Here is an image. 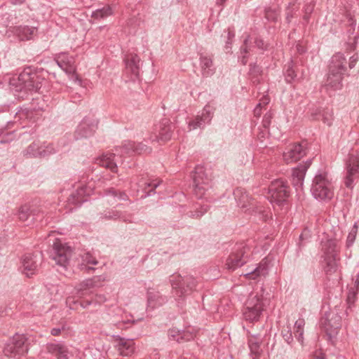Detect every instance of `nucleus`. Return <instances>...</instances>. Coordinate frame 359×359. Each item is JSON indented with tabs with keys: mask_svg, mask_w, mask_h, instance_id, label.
<instances>
[{
	"mask_svg": "<svg viewBox=\"0 0 359 359\" xmlns=\"http://www.w3.org/2000/svg\"><path fill=\"white\" fill-rule=\"evenodd\" d=\"M111 323L115 326H116L117 328L124 330L128 329L132 324L134 323V321L130 320H123L121 318V320L112 319Z\"/></svg>",
	"mask_w": 359,
	"mask_h": 359,
	"instance_id": "nucleus-51",
	"label": "nucleus"
},
{
	"mask_svg": "<svg viewBox=\"0 0 359 359\" xmlns=\"http://www.w3.org/2000/svg\"><path fill=\"white\" fill-rule=\"evenodd\" d=\"M39 210L33 208L29 204H25L21 205L17 212L18 217L20 221L23 222H27V225L32 223L33 221L36 220Z\"/></svg>",
	"mask_w": 359,
	"mask_h": 359,
	"instance_id": "nucleus-26",
	"label": "nucleus"
},
{
	"mask_svg": "<svg viewBox=\"0 0 359 359\" xmlns=\"http://www.w3.org/2000/svg\"><path fill=\"white\" fill-rule=\"evenodd\" d=\"M315 115L321 117L323 123L328 126L332 125L333 119V111L332 109L325 108L322 110L320 109Z\"/></svg>",
	"mask_w": 359,
	"mask_h": 359,
	"instance_id": "nucleus-44",
	"label": "nucleus"
},
{
	"mask_svg": "<svg viewBox=\"0 0 359 359\" xmlns=\"http://www.w3.org/2000/svg\"><path fill=\"white\" fill-rule=\"evenodd\" d=\"M168 336L170 340L184 343L194 339L196 337V332L193 328L180 330L173 327L168 330Z\"/></svg>",
	"mask_w": 359,
	"mask_h": 359,
	"instance_id": "nucleus-25",
	"label": "nucleus"
},
{
	"mask_svg": "<svg viewBox=\"0 0 359 359\" xmlns=\"http://www.w3.org/2000/svg\"><path fill=\"white\" fill-rule=\"evenodd\" d=\"M93 184L89 182L84 184L83 182H80L76 190L72 192L67 198V205L69 210H72L75 206L87 201V197L93 192Z\"/></svg>",
	"mask_w": 359,
	"mask_h": 359,
	"instance_id": "nucleus-14",
	"label": "nucleus"
},
{
	"mask_svg": "<svg viewBox=\"0 0 359 359\" xmlns=\"http://www.w3.org/2000/svg\"><path fill=\"white\" fill-rule=\"evenodd\" d=\"M80 300L75 299L73 297H69L67 298L66 304L69 307L70 309L76 310L80 307L79 306Z\"/></svg>",
	"mask_w": 359,
	"mask_h": 359,
	"instance_id": "nucleus-55",
	"label": "nucleus"
},
{
	"mask_svg": "<svg viewBox=\"0 0 359 359\" xmlns=\"http://www.w3.org/2000/svg\"><path fill=\"white\" fill-rule=\"evenodd\" d=\"M33 112L27 109H20L16 112L14 122L16 123L22 119H32Z\"/></svg>",
	"mask_w": 359,
	"mask_h": 359,
	"instance_id": "nucleus-50",
	"label": "nucleus"
},
{
	"mask_svg": "<svg viewBox=\"0 0 359 359\" xmlns=\"http://www.w3.org/2000/svg\"><path fill=\"white\" fill-rule=\"evenodd\" d=\"M162 180L159 179L154 180H141L137 184V189L133 190L131 188L132 194L134 196L138 197L140 189L142 190V194L140 196L141 198H144L149 196L154 195L156 191V189L160 186Z\"/></svg>",
	"mask_w": 359,
	"mask_h": 359,
	"instance_id": "nucleus-22",
	"label": "nucleus"
},
{
	"mask_svg": "<svg viewBox=\"0 0 359 359\" xmlns=\"http://www.w3.org/2000/svg\"><path fill=\"white\" fill-rule=\"evenodd\" d=\"M107 300V298L103 294H95L93 301L97 304H102Z\"/></svg>",
	"mask_w": 359,
	"mask_h": 359,
	"instance_id": "nucleus-59",
	"label": "nucleus"
},
{
	"mask_svg": "<svg viewBox=\"0 0 359 359\" xmlns=\"http://www.w3.org/2000/svg\"><path fill=\"white\" fill-rule=\"evenodd\" d=\"M116 348L122 356H130L135 350V342L133 339L118 337L116 339Z\"/></svg>",
	"mask_w": 359,
	"mask_h": 359,
	"instance_id": "nucleus-32",
	"label": "nucleus"
},
{
	"mask_svg": "<svg viewBox=\"0 0 359 359\" xmlns=\"http://www.w3.org/2000/svg\"><path fill=\"white\" fill-rule=\"evenodd\" d=\"M81 262H82L80 265L81 269L85 270L87 272L95 270V268L88 266V264L96 265L98 263L96 258L89 252H84L81 255Z\"/></svg>",
	"mask_w": 359,
	"mask_h": 359,
	"instance_id": "nucleus-38",
	"label": "nucleus"
},
{
	"mask_svg": "<svg viewBox=\"0 0 359 359\" xmlns=\"http://www.w3.org/2000/svg\"><path fill=\"white\" fill-rule=\"evenodd\" d=\"M14 132V130L8 132L4 130H1L0 143L6 144L12 142L15 138V135Z\"/></svg>",
	"mask_w": 359,
	"mask_h": 359,
	"instance_id": "nucleus-48",
	"label": "nucleus"
},
{
	"mask_svg": "<svg viewBox=\"0 0 359 359\" xmlns=\"http://www.w3.org/2000/svg\"><path fill=\"white\" fill-rule=\"evenodd\" d=\"M224 32L226 34L225 36V37H226L225 49L228 51V50L231 48L230 45L232 43L233 39L235 37V32L234 30L231 28H228V29L224 30Z\"/></svg>",
	"mask_w": 359,
	"mask_h": 359,
	"instance_id": "nucleus-54",
	"label": "nucleus"
},
{
	"mask_svg": "<svg viewBox=\"0 0 359 359\" xmlns=\"http://www.w3.org/2000/svg\"><path fill=\"white\" fill-rule=\"evenodd\" d=\"M104 194L107 196H112L114 198L120 201H128L129 199L128 196L124 191H120L114 187L104 189Z\"/></svg>",
	"mask_w": 359,
	"mask_h": 359,
	"instance_id": "nucleus-43",
	"label": "nucleus"
},
{
	"mask_svg": "<svg viewBox=\"0 0 359 359\" xmlns=\"http://www.w3.org/2000/svg\"><path fill=\"white\" fill-rule=\"evenodd\" d=\"M173 293L178 301L184 300L196 290L197 280L191 275L175 273L170 277Z\"/></svg>",
	"mask_w": 359,
	"mask_h": 359,
	"instance_id": "nucleus-6",
	"label": "nucleus"
},
{
	"mask_svg": "<svg viewBox=\"0 0 359 359\" xmlns=\"http://www.w3.org/2000/svg\"><path fill=\"white\" fill-rule=\"evenodd\" d=\"M210 180L205 173L203 167L197 166L193 175V187L195 194L202 198L210 187Z\"/></svg>",
	"mask_w": 359,
	"mask_h": 359,
	"instance_id": "nucleus-16",
	"label": "nucleus"
},
{
	"mask_svg": "<svg viewBox=\"0 0 359 359\" xmlns=\"http://www.w3.org/2000/svg\"><path fill=\"white\" fill-rule=\"evenodd\" d=\"M321 245V251L323 252L321 258L326 257L327 256L337 257L339 249L337 246V241L336 240L327 239L325 241H322Z\"/></svg>",
	"mask_w": 359,
	"mask_h": 359,
	"instance_id": "nucleus-36",
	"label": "nucleus"
},
{
	"mask_svg": "<svg viewBox=\"0 0 359 359\" xmlns=\"http://www.w3.org/2000/svg\"><path fill=\"white\" fill-rule=\"evenodd\" d=\"M209 206L208 205H200L199 207H196L194 210L189 211L187 215L188 217L193 219L201 218L205 212H208Z\"/></svg>",
	"mask_w": 359,
	"mask_h": 359,
	"instance_id": "nucleus-45",
	"label": "nucleus"
},
{
	"mask_svg": "<svg viewBox=\"0 0 359 359\" xmlns=\"http://www.w3.org/2000/svg\"><path fill=\"white\" fill-rule=\"evenodd\" d=\"M212 55L206 53H200L199 62L203 76L209 77L215 72V67L213 63Z\"/></svg>",
	"mask_w": 359,
	"mask_h": 359,
	"instance_id": "nucleus-28",
	"label": "nucleus"
},
{
	"mask_svg": "<svg viewBox=\"0 0 359 359\" xmlns=\"http://www.w3.org/2000/svg\"><path fill=\"white\" fill-rule=\"evenodd\" d=\"M267 43L258 36L252 37L248 36L241 48V53L242 55L240 57L241 62L245 65L248 62V53L251 50L254 46L257 47L259 49L265 50L267 48Z\"/></svg>",
	"mask_w": 359,
	"mask_h": 359,
	"instance_id": "nucleus-24",
	"label": "nucleus"
},
{
	"mask_svg": "<svg viewBox=\"0 0 359 359\" xmlns=\"http://www.w3.org/2000/svg\"><path fill=\"white\" fill-rule=\"evenodd\" d=\"M45 81L40 72L27 67L17 77L10 80V86L18 99L25 100L29 94L37 92Z\"/></svg>",
	"mask_w": 359,
	"mask_h": 359,
	"instance_id": "nucleus-1",
	"label": "nucleus"
},
{
	"mask_svg": "<svg viewBox=\"0 0 359 359\" xmlns=\"http://www.w3.org/2000/svg\"><path fill=\"white\" fill-rule=\"evenodd\" d=\"M358 60V57L357 55H354L350 57L349 62H348V67L350 69H352L355 67L356 62Z\"/></svg>",
	"mask_w": 359,
	"mask_h": 359,
	"instance_id": "nucleus-60",
	"label": "nucleus"
},
{
	"mask_svg": "<svg viewBox=\"0 0 359 359\" xmlns=\"http://www.w3.org/2000/svg\"><path fill=\"white\" fill-rule=\"evenodd\" d=\"M269 102L270 98L268 96H263L257 104H260V107L263 108L264 107L267 105L269 103Z\"/></svg>",
	"mask_w": 359,
	"mask_h": 359,
	"instance_id": "nucleus-61",
	"label": "nucleus"
},
{
	"mask_svg": "<svg viewBox=\"0 0 359 359\" xmlns=\"http://www.w3.org/2000/svg\"><path fill=\"white\" fill-rule=\"evenodd\" d=\"M46 349L48 353L55 355L57 359H68V349L62 344L50 343L46 344Z\"/></svg>",
	"mask_w": 359,
	"mask_h": 359,
	"instance_id": "nucleus-35",
	"label": "nucleus"
},
{
	"mask_svg": "<svg viewBox=\"0 0 359 359\" xmlns=\"http://www.w3.org/2000/svg\"><path fill=\"white\" fill-rule=\"evenodd\" d=\"M248 346L250 351L252 359H261L262 349L260 346L262 343V337L260 334H252L248 331Z\"/></svg>",
	"mask_w": 359,
	"mask_h": 359,
	"instance_id": "nucleus-33",
	"label": "nucleus"
},
{
	"mask_svg": "<svg viewBox=\"0 0 359 359\" xmlns=\"http://www.w3.org/2000/svg\"><path fill=\"white\" fill-rule=\"evenodd\" d=\"M145 144L135 143L130 140H126L121 145L115 147V153H107L96 159V163L99 165L109 169L113 172H117L116 162L114 161L116 156L120 157L131 156L133 154H140L142 152L150 151Z\"/></svg>",
	"mask_w": 359,
	"mask_h": 359,
	"instance_id": "nucleus-2",
	"label": "nucleus"
},
{
	"mask_svg": "<svg viewBox=\"0 0 359 359\" xmlns=\"http://www.w3.org/2000/svg\"><path fill=\"white\" fill-rule=\"evenodd\" d=\"M215 108L210 104H206L201 114L195 116L194 118L188 121L189 130H196L197 128H203L206 124L210 123Z\"/></svg>",
	"mask_w": 359,
	"mask_h": 359,
	"instance_id": "nucleus-20",
	"label": "nucleus"
},
{
	"mask_svg": "<svg viewBox=\"0 0 359 359\" xmlns=\"http://www.w3.org/2000/svg\"><path fill=\"white\" fill-rule=\"evenodd\" d=\"M234 198L238 205L243 209L245 212L250 215H255L259 217V220L267 222L271 216L269 211L257 202L255 198L250 197L245 189L238 187L233 191Z\"/></svg>",
	"mask_w": 359,
	"mask_h": 359,
	"instance_id": "nucleus-4",
	"label": "nucleus"
},
{
	"mask_svg": "<svg viewBox=\"0 0 359 359\" xmlns=\"http://www.w3.org/2000/svg\"><path fill=\"white\" fill-rule=\"evenodd\" d=\"M175 126L167 118L163 119L155 126L154 132L151 135V142H165L172 137Z\"/></svg>",
	"mask_w": 359,
	"mask_h": 359,
	"instance_id": "nucleus-18",
	"label": "nucleus"
},
{
	"mask_svg": "<svg viewBox=\"0 0 359 359\" xmlns=\"http://www.w3.org/2000/svg\"><path fill=\"white\" fill-rule=\"evenodd\" d=\"M307 149L308 142L306 141L291 144L288 146L286 151L283 152V161L287 164L296 162L306 154Z\"/></svg>",
	"mask_w": 359,
	"mask_h": 359,
	"instance_id": "nucleus-19",
	"label": "nucleus"
},
{
	"mask_svg": "<svg viewBox=\"0 0 359 359\" xmlns=\"http://www.w3.org/2000/svg\"><path fill=\"white\" fill-rule=\"evenodd\" d=\"M97 128V122L89 117H85L74 132V138L81 140L91 137Z\"/></svg>",
	"mask_w": 359,
	"mask_h": 359,
	"instance_id": "nucleus-21",
	"label": "nucleus"
},
{
	"mask_svg": "<svg viewBox=\"0 0 359 359\" xmlns=\"http://www.w3.org/2000/svg\"><path fill=\"white\" fill-rule=\"evenodd\" d=\"M40 264V257L37 253H25L20 258L18 271L27 278H32L38 273Z\"/></svg>",
	"mask_w": 359,
	"mask_h": 359,
	"instance_id": "nucleus-12",
	"label": "nucleus"
},
{
	"mask_svg": "<svg viewBox=\"0 0 359 359\" xmlns=\"http://www.w3.org/2000/svg\"><path fill=\"white\" fill-rule=\"evenodd\" d=\"M311 191L314 198L320 201L330 200L333 197V185L327 172L315 176Z\"/></svg>",
	"mask_w": 359,
	"mask_h": 359,
	"instance_id": "nucleus-7",
	"label": "nucleus"
},
{
	"mask_svg": "<svg viewBox=\"0 0 359 359\" xmlns=\"http://www.w3.org/2000/svg\"><path fill=\"white\" fill-rule=\"evenodd\" d=\"M305 321L303 318H299L296 320L294 325V334L297 340L301 344L304 341V327Z\"/></svg>",
	"mask_w": 359,
	"mask_h": 359,
	"instance_id": "nucleus-42",
	"label": "nucleus"
},
{
	"mask_svg": "<svg viewBox=\"0 0 359 359\" xmlns=\"http://www.w3.org/2000/svg\"><path fill=\"white\" fill-rule=\"evenodd\" d=\"M55 152V149L52 143L34 141L22 153L26 158H45Z\"/></svg>",
	"mask_w": 359,
	"mask_h": 359,
	"instance_id": "nucleus-13",
	"label": "nucleus"
},
{
	"mask_svg": "<svg viewBox=\"0 0 359 359\" xmlns=\"http://www.w3.org/2000/svg\"><path fill=\"white\" fill-rule=\"evenodd\" d=\"M119 211L116 210H107L101 214V217L107 219H118Z\"/></svg>",
	"mask_w": 359,
	"mask_h": 359,
	"instance_id": "nucleus-53",
	"label": "nucleus"
},
{
	"mask_svg": "<svg viewBox=\"0 0 359 359\" xmlns=\"http://www.w3.org/2000/svg\"><path fill=\"white\" fill-rule=\"evenodd\" d=\"M104 277L102 276H96L92 278L87 279L83 281L78 288L77 294L79 297H82L90 292L89 290L91 288L99 287L102 285V282L104 280Z\"/></svg>",
	"mask_w": 359,
	"mask_h": 359,
	"instance_id": "nucleus-27",
	"label": "nucleus"
},
{
	"mask_svg": "<svg viewBox=\"0 0 359 359\" xmlns=\"http://www.w3.org/2000/svg\"><path fill=\"white\" fill-rule=\"evenodd\" d=\"M320 325L330 338L334 337L341 326V316L334 312H326L320 319Z\"/></svg>",
	"mask_w": 359,
	"mask_h": 359,
	"instance_id": "nucleus-15",
	"label": "nucleus"
},
{
	"mask_svg": "<svg viewBox=\"0 0 359 359\" xmlns=\"http://www.w3.org/2000/svg\"><path fill=\"white\" fill-rule=\"evenodd\" d=\"M285 69V80L287 83H291L297 76L296 70L294 69V65L292 60H291L287 65Z\"/></svg>",
	"mask_w": 359,
	"mask_h": 359,
	"instance_id": "nucleus-46",
	"label": "nucleus"
},
{
	"mask_svg": "<svg viewBox=\"0 0 359 359\" xmlns=\"http://www.w3.org/2000/svg\"><path fill=\"white\" fill-rule=\"evenodd\" d=\"M250 252V247L246 244L243 243L236 244L226 260L225 268L233 271L242 266L247 263Z\"/></svg>",
	"mask_w": 359,
	"mask_h": 359,
	"instance_id": "nucleus-8",
	"label": "nucleus"
},
{
	"mask_svg": "<svg viewBox=\"0 0 359 359\" xmlns=\"http://www.w3.org/2000/svg\"><path fill=\"white\" fill-rule=\"evenodd\" d=\"M267 273L268 263L267 261L263 259L253 271L246 273L245 276L248 279L255 280L258 277L265 276Z\"/></svg>",
	"mask_w": 359,
	"mask_h": 359,
	"instance_id": "nucleus-37",
	"label": "nucleus"
},
{
	"mask_svg": "<svg viewBox=\"0 0 359 359\" xmlns=\"http://www.w3.org/2000/svg\"><path fill=\"white\" fill-rule=\"evenodd\" d=\"M359 177V158L357 155L350 154L346 162L344 184L347 188L352 189L354 182Z\"/></svg>",
	"mask_w": 359,
	"mask_h": 359,
	"instance_id": "nucleus-17",
	"label": "nucleus"
},
{
	"mask_svg": "<svg viewBox=\"0 0 359 359\" xmlns=\"http://www.w3.org/2000/svg\"><path fill=\"white\" fill-rule=\"evenodd\" d=\"M273 114L272 112L269 111L266 113L264 116L263 120H262V127L264 129V131H262L260 133V137H264L265 135L267 133H269V128L271 122V119L273 118Z\"/></svg>",
	"mask_w": 359,
	"mask_h": 359,
	"instance_id": "nucleus-47",
	"label": "nucleus"
},
{
	"mask_svg": "<svg viewBox=\"0 0 359 359\" xmlns=\"http://www.w3.org/2000/svg\"><path fill=\"white\" fill-rule=\"evenodd\" d=\"M323 269L327 274H332L337 270V257L329 256L322 258Z\"/></svg>",
	"mask_w": 359,
	"mask_h": 359,
	"instance_id": "nucleus-40",
	"label": "nucleus"
},
{
	"mask_svg": "<svg viewBox=\"0 0 359 359\" xmlns=\"http://www.w3.org/2000/svg\"><path fill=\"white\" fill-rule=\"evenodd\" d=\"M28 351L27 338L23 334H15L5 345L4 353L9 358H18L25 355Z\"/></svg>",
	"mask_w": 359,
	"mask_h": 359,
	"instance_id": "nucleus-10",
	"label": "nucleus"
},
{
	"mask_svg": "<svg viewBox=\"0 0 359 359\" xmlns=\"http://www.w3.org/2000/svg\"><path fill=\"white\" fill-rule=\"evenodd\" d=\"M114 13V8L109 5H106L102 8H98L93 12L92 18L96 20L106 18L111 15Z\"/></svg>",
	"mask_w": 359,
	"mask_h": 359,
	"instance_id": "nucleus-41",
	"label": "nucleus"
},
{
	"mask_svg": "<svg viewBox=\"0 0 359 359\" xmlns=\"http://www.w3.org/2000/svg\"><path fill=\"white\" fill-rule=\"evenodd\" d=\"M358 229V226L357 223H355L347 236V239H346V247L347 248L351 247L353 244V243L355 240V238H356Z\"/></svg>",
	"mask_w": 359,
	"mask_h": 359,
	"instance_id": "nucleus-52",
	"label": "nucleus"
},
{
	"mask_svg": "<svg viewBox=\"0 0 359 359\" xmlns=\"http://www.w3.org/2000/svg\"><path fill=\"white\" fill-rule=\"evenodd\" d=\"M311 164V160H308L303 164H299L297 168L292 170V184L297 189L303 185L304 177L308 168Z\"/></svg>",
	"mask_w": 359,
	"mask_h": 359,
	"instance_id": "nucleus-29",
	"label": "nucleus"
},
{
	"mask_svg": "<svg viewBox=\"0 0 359 359\" xmlns=\"http://www.w3.org/2000/svg\"><path fill=\"white\" fill-rule=\"evenodd\" d=\"M300 8V4L297 0H291L285 9V20L287 23H290L292 19L297 16V13Z\"/></svg>",
	"mask_w": 359,
	"mask_h": 359,
	"instance_id": "nucleus-39",
	"label": "nucleus"
},
{
	"mask_svg": "<svg viewBox=\"0 0 359 359\" xmlns=\"http://www.w3.org/2000/svg\"><path fill=\"white\" fill-rule=\"evenodd\" d=\"M358 291V290L355 289L354 287L350 288L347 296V302L348 304H349L350 305L355 302Z\"/></svg>",
	"mask_w": 359,
	"mask_h": 359,
	"instance_id": "nucleus-56",
	"label": "nucleus"
},
{
	"mask_svg": "<svg viewBox=\"0 0 359 359\" xmlns=\"http://www.w3.org/2000/svg\"><path fill=\"white\" fill-rule=\"evenodd\" d=\"M133 215L126 212L119 211V216L118 219L122 220L124 222L130 223L132 222Z\"/></svg>",
	"mask_w": 359,
	"mask_h": 359,
	"instance_id": "nucleus-57",
	"label": "nucleus"
},
{
	"mask_svg": "<svg viewBox=\"0 0 359 359\" xmlns=\"http://www.w3.org/2000/svg\"><path fill=\"white\" fill-rule=\"evenodd\" d=\"M264 289L251 292L247 299L243 309V318L249 323L258 322L263 315L265 309V303L263 297Z\"/></svg>",
	"mask_w": 359,
	"mask_h": 359,
	"instance_id": "nucleus-5",
	"label": "nucleus"
},
{
	"mask_svg": "<svg viewBox=\"0 0 359 359\" xmlns=\"http://www.w3.org/2000/svg\"><path fill=\"white\" fill-rule=\"evenodd\" d=\"M292 332L291 327L290 325H287L286 326H283L281 330V335L282 337L284 336V334H288Z\"/></svg>",
	"mask_w": 359,
	"mask_h": 359,
	"instance_id": "nucleus-64",
	"label": "nucleus"
},
{
	"mask_svg": "<svg viewBox=\"0 0 359 359\" xmlns=\"http://www.w3.org/2000/svg\"><path fill=\"white\" fill-rule=\"evenodd\" d=\"M290 196V187L286 181L283 179H277L272 181L268 189L267 198L271 203L280 204Z\"/></svg>",
	"mask_w": 359,
	"mask_h": 359,
	"instance_id": "nucleus-11",
	"label": "nucleus"
},
{
	"mask_svg": "<svg viewBox=\"0 0 359 359\" xmlns=\"http://www.w3.org/2000/svg\"><path fill=\"white\" fill-rule=\"evenodd\" d=\"M250 72H249V74L250 75H257V76H260V74H261V67H259L258 65L254 64V65H250Z\"/></svg>",
	"mask_w": 359,
	"mask_h": 359,
	"instance_id": "nucleus-58",
	"label": "nucleus"
},
{
	"mask_svg": "<svg viewBox=\"0 0 359 359\" xmlns=\"http://www.w3.org/2000/svg\"><path fill=\"white\" fill-rule=\"evenodd\" d=\"M9 31L16 36L20 41H27L33 39L37 29L35 27L20 25L12 27Z\"/></svg>",
	"mask_w": 359,
	"mask_h": 359,
	"instance_id": "nucleus-30",
	"label": "nucleus"
},
{
	"mask_svg": "<svg viewBox=\"0 0 359 359\" xmlns=\"http://www.w3.org/2000/svg\"><path fill=\"white\" fill-rule=\"evenodd\" d=\"M280 16V12L276 8H267L265 9V18L268 21L277 22Z\"/></svg>",
	"mask_w": 359,
	"mask_h": 359,
	"instance_id": "nucleus-49",
	"label": "nucleus"
},
{
	"mask_svg": "<svg viewBox=\"0 0 359 359\" xmlns=\"http://www.w3.org/2000/svg\"><path fill=\"white\" fill-rule=\"evenodd\" d=\"M313 5L311 4H307L304 7V13L306 14H311L313 11Z\"/></svg>",
	"mask_w": 359,
	"mask_h": 359,
	"instance_id": "nucleus-62",
	"label": "nucleus"
},
{
	"mask_svg": "<svg viewBox=\"0 0 359 359\" xmlns=\"http://www.w3.org/2000/svg\"><path fill=\"white\" fill-rule=\"evenodd\" d=\"M55 60L57 65L69 74H74L76 68L74 65V59L66 53H61L57 55Z\"/></svg>",
	"mask_w": 359,
	"mask_h": 359,
	"instance_id": "nucleus-31",
	"label": "nucleus"
},
{
	"mask_svg": "<svg viewBox=\"0 0 359 359\" xmlns=\"http://www.w3.org/2000/svg\"><path fill=\"white\" fill-rule=\"evenodd\" d=\"M167 302V298L158 291L147 292V307L151 310L161 306Z\"/></svg>",
	"mask_w": 359,
	"mask_h": 359,
	"instance_id": "nucleus-34",
	"label": "nucleus"
},
{
	"mask_svg": "<svg viewBox=\"0 0 359 359\" xmlns=\"http://www.w3.org/2000/svg\"><path fill=\"white\" fill-rule=\"evenodd\" d=\"M72 255V249L66 243L56 238L50 252V257L55 261V264L66 269Z\"/></svg>",
	"mask_w": 359,
	"mask_h": 359,
	"instance_id": "nucleus-9",
	"label": "nucleus"
},
{
	"mask_svg": "<svg viewBox=\"0 0 359 359\" xmlns=\"http://www.w3.org/2000/svg\"><path fill=\"white\" fill-rule=\"evenodd\" d=\"M125 70L124 72L130 79L135 81L140 75V57L135 53H128L124 58Z\"/></svg>",
	"mask_w": 359,
	"mask_h": 359,
	"instance_id": "nucleus-23",
	"label": "nucleus"
},
{
	"mask_svg": "<svg viewBox=\"0 0 359 359\" xmlns=\"http://www.w3.org/2000/svg\"><path fill=\"white\" fill-rule=\"evenodd\" d=\"M283 338L285 340V341L287 342L290 345L292 344V343L293 342L292 332H291L288 334H284Z\"/></svg>",
	"mask_w": 359,
	"mask_h": 359,
	"instance_id": "nucleus-63",
	"label": "nucleus"
},
{
	"mask_svg": "<svg viewBox=\"0 0 359 359\" xmlns=\"http://www.w3.org/2000/svg\"><path fill=\"white\" fill-rule=\"evenodd\" d=\"M347 64L346 58L341 53L332 57L327 78L323 86L326 91L334 92L341 89L342 80L347 71Z\"/></svg>",
	"mask_w": 359,
	"mask_h": 359,
	"instance_id": "nucleus-3",
	"label": "nucleus"
}]
</instances>
